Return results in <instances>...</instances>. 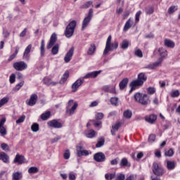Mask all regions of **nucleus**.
Wrapping results in <instances>:
<instances>
[{
	"mask_svg": "<svg viewBox=\"0 0 180 180\" xmlns=\"http://www.w3.org/2000/svg\"><path fill=\"white\" fill-rule=\"evenodd\" d=\"M3 151H9V146L5 143L1 144Z\"/></svg>",
	"mask_w": 180,
	"mask_h": 180,
	"instance_id": "nucleus-46",
	"label": "nucleus"
},
{
	"mask_svg": "<svg viewBox=\"0 0 180 180\" xmlns=\"http://www.w3.org/2000/svg\"><path fill=\"white\" fill-rule=\"evenodd\" d=\"M27 32V28H25L20 34V37H25L26 33Z\"/></svg>",
	"mask_w": 180,
	"mask_h": 180,
	"instance_id": "nucleus-58",
	"label": "nucleus"
},
{
	"mask_svg": "<svg viewBox=\"0 0 180 180\" xmlns=\"http://www.w3.org/2000/svg\"><path fill=\"white\" fill-rule=\"evenodd\" d=\"M148 94H150V95L155 94V89L153 87H149L148 89Z\"/></svg>",
	"mask_w": 180,
	"mask_h": 180,
	"instance_id": "nucleus-55",
	"label": "nucleus"
},
{
	"mask_svg": "<svg viewBox=\"0 0 180 180\" xmlns=\"http://www.w3.org/2000/svg\"><path fill=\"white\" fill-rule=\"evenodd\" d=\"M77 155L78 157L88 156L89 154H92V152L84 149V145L82 143H79L76 146Z\"/></svg>",
	"mask_w": 180,
	"mask_h": 180,
	"instance_id": "nucleus-9",
	"label": "nucleus"
},
{
	"mask_svg": "<svg viewBox=\"0 0 180 180\" xmlns=\"http://www.w3.org/2000/svg\"><path fill=\"white\" fill-rule=\"evenodd\" d=\"M86 137L88 139H92V137H95V131L94 130H90L89 132L86 134Z\"/></svg>",
	"mask_w": 180,
	"mask_h": 180,
	"instance_id": "nucleus-41",
	"label": "nucleus"
},
{
	"mask_svg": "<svg viewBox=\"0 0 180 180\" xmlns=\"http://www.w3.org/2000/svg\"><path fill=\"white\" fill-rule=\"evenodd\" d=\"M119 164V160L117 158H115L114 160H112L110 161V165H117Z\"/></svg>",
	"mask_w": 180,
	"mask_h": 180,
	"instance_id": "nucleus-59",
	"label": "nucleus"
},
{
	"mask_svg": "<svg viewBox=\"0 0 180 180\" xmlns=\"http://www.w3.org/2000/svg\"><path fill=\"white\" fill-rule=\"evenodd\" d=\"M39 172V169L36 167H31L28 169L29 174H37Z\"/></svg>",
	"mask_w": 180,
	"mask_h": 180,
	"instance_id": "nucleus-38",
	"label": "nucleus"
},
{
	"mask_svg": "<svg viewBox=\"0 0 180 180\" xmlns=\"http://www.w3.org/2000/svg\"><path fill=\"white\" fill-rule=\"evenodd\" d=\"M44 46H45L44 39H42L41 41V46H40L41 57H44V53L46 51V50L44 49Z\"/></svg>",
	"mask_w": 180,
	"mask_h": 180,
	"instance_id": "nucleus-30",
	"label": "nucleus"
},
{
	"mask_svg": "<svg viewBox=\"0 0 180 180\" xmlns=\"http://www.w3.org/2000/svg\"><path fill=\"white\" fill-rule=\"evenodd\" d=\"M44 84H45V85H57V82H53V80H51V79H49V78H44Z\"/></svg>",
	"mask_w": 180,
	"mask_h": 180,
	"instance_id": "nucleus-28",
	"label": "nucleus"
},
{
	"mask_svg": "<svg viewBox=\"0 0 180 180\" xmlns=\"http://www.w3.org/2000/svg\"><path fill=\"white\" fill-rule=\"evenodd\" d=\"M94 159L96 162H103L106 160V156L103 153L98 152L94 154Z\"/></svg>",
	"mask_w": 180,
	"mask_h": 180,
	"instance_id": "nucleus-13",
	"label": "nucleus"
},
{
	"mask_svg": "<svg viewBox=\"0 0 180 180\" xmlns=\"http://www.w3.org/2000/svg\"><path fill=\"white\" fill-rule=\"evenodd\" d=\"M25 161V156L20 155H16L13 160L14 164H18L19 165L24 164Z\"/></svg>",
	"mask_w": 180,
	"mask_h": 180,
	"instance_id": "nucleus-18",
	"label": "nucleus"
},
{
	"mask_svg": "<svg viewBox=\"0 0 180 180\" xmlns=\"http://www.w3.org/2000/svg\"><path fill=\"white\" fill-rule=\"evenodd\" d=\"M60 49V46L58 44H56L55 46L52 47L51 53L53 56H56V54H58V50Z\"/></svg>",
	"mask_w": 180,
	"mask_h": 180,
	"instance_id": "nucleus-34",
	"label": "nucleus"
},
{
	"mask_svg": "<svg viewBox=\"0 0 180 180\" xmlns=\"http://www.w3.org/2000/svg\"><path fill=\"white\" fill-rule=\"evenodd\" d=\"M129 84V79L124 78L120 82V89H124Z\"/></svg>",
	"mask_w": 180,
	"mask_h": 180,
	"instance_id": "nucleus-26",
	"label": "nucleus"
},
{
	"mask_svg": "<svg viewBox=\"0 0 180 180\" xmlns=\"http://www.w3.org/2000/svg\"><path fill=\"white\" fill-rule=\"evenodd\" d=\"M176 11H178V6H172L168 8L167 12L169 15H172Z\"/></svg>",
	"mask_w": 180,
	"mask_h": 180,
	"instance_id": "nucleus-32",
	"label": "nucleus"
},
{
	"mask_svg": "<svg viewBox=\"0 0 180 180\" xmlns=\"http://www.w3.org/2000/svg\"><path fill=\"white\" fill-rule=\"evenodd\" d=\"M175 167H176V162L175 161L167 160V168L169 171H172V169H175Z\"/></svg>",
	"mask_w": 180,
	"mask_h": 180,
	"instance_id": "nucleus-25",
	"label": "nucleus"
},
{
	"mask_svg": "<svg viewBox=\"0 0 180 180\" xmlns=\"http://www.w3.org/2000/svg\"><path fill=\"white\" fill-rule=\"evenodd\" d=\"M155 157H157L158 158H161V151L160 150H156L155 153Z\"/></svg>",
	"mask_w": 180,
	"mask_h": 180,
	"instance_id": "nucleus-63",
	"label": "nucleus"
},
{
	"mask_svg": "<svg viewBox=\"0 0 180 180\" xmlns=\"http://www.w3.org/2000/svg\"><path fill=\"white\" fill-rule=\"evenodd\" d=\"M103 144H105V141H104V140L99 141L96 144V147H97V148H99L100 147H102V146H103Z\"/></svg>",
	"mask_w": 180,
	"mask_h": 180,
	"instance_id": "nucleus-56",
	"label": "nucleus"
},
{
	"mask_svg": "<svg viewBox=\"0 0 180 180\" xmlns=\"http://www.w3.org/2000/svg\"><path fill=\"white\" fill-rule=\"evenodd\" d=\"M119 47V43L117 41H115L112 43V35H110L106 41L105 48L103 51V56H106L109 51H115Z\"/></svg>",
	"mask_w": 180,
	"mask_h": 180,
	"instance_id": "nucleus-4",
	"label": "nucleus"
},
{
	"mask_svg": "<svg viewBox=\"0 0 180 180\" xmlns=\"http://www.w3.org/2000/svg\"><path fill=\"white\" fill-rule=\"evenodd\" d=\"M120 166L121 167H129V161L126 159V158H124L122 159L120 162Z\"/></svg>",
	"mask_w": 180,
	"mask_h": 180,
	"instance_id": "nucleus-39",
	"label": "nucleus"
},
{
	"mask_svg": "<svg viewBox=\"0 0 180 180\" xmlns=\"http://www.w3.org/2000/svg\"><path fill=\"white\" fill-rule=\"evenodd\" d=\"M50 116H51V112L46 111V112L41 115V119L42 120H47L48 119H50Z\"/></svg>",
	"mask_w": 180,
	"mask_h": 180,
	"instance_id": "nucleus-29",
	"label": "nucleus"
},
{
	"mask_svg": "<svg viewBox=\"0 0 180 180\" xmlns=\"http://www.w3.org/2000/svg\"><path fill=\"white\" fill-rule=\"evenodd\" d=\"M75 27H77V21L72 20L66 27L65 30V36L68 39L72 37L74 32H75Z\"/></svg>",
	"mask_w": 180,
	"mask_h": 180,
	"instance_id": "nucleus-5",
	"label": "nucleus"
},
{
	"mask_svg": "<svg viewBox=\"0 0 180 180\" xmlns=\"http://www.w3.org/2000/svg\"><path fill=\"white\" fill-rule=\"evenodd\" d=\"M31 51H32V44H29L25 49V51L22 56V60H25V61H29V59L30 58V53Z\"/></svg>",
	"mask_w": 180,
	"mask_h": 180,
	"instance_id": "nucleus-14",
	"label": "nucleus"
},
{
	"mask_svg": "<svg viewBox=\"0 0 180 180\" xmlns=\"http://www.w3.org/2000/svg\"><path fill=\"white\" fill-rule=\"evenodd\" d=\"M149 143H154L155 141V134H150L148 138Z\"/></svg>",
	"mask_w": 180,
	"mask_h": 180,
	"instance_id": "nucleus-52",
	"label": "nucleus"
},
{
	"mask_svg": "<svg viewBox=\"0 0 180 180\" xmlns=\"http://www.w3.org/2000/svg\"><path fill=\"white\" fill-rule=\"evenodd\" d=\"M165 46L169 49H174L175 47V42L171 39H165Z\"/></svg>",
	"mask_w": 180,
	"mask_h": 180,
	"instance_id": "nucleus-24",
	"label": "nucleus"
},
{
	"mask_svg": "<svg viewBox=\"0 0 180 180\" xmlns=\"http://www.w3.org/2000/svg\"><path fill=\"white\" fill-rule=\"evenodd\" d=\"M9 102V97H4L0 100V108H2L4 105H6Z\"/></svg>",
	"mask_w": 180,
	"mask_h": 180,
	"instance_id": "nucleus-37",
	"label": "nucleus"
},
{
	"mask_svg": "<svg viewBox=\"0 0 180 180\" xmlns=\"http://www.w3.org/2000/svg\"><path fill=\"white\" fill-rule=\"evenodd\" d=\"M3 34H4V37L6 38L9 37L10 33L9 32H8V30H4Z\"/></svg>",
	"mask_w": 180,
	"mask_h": 180,
	"instance_id": "nucleus-64",
	"label": "nucleus"
},
{
	"mask_svg": "<svg viewBox=\"0 0 180 180\" xmlns=\"http://www.w3.org/2000/svg\"><path fill=\"white\" fill-rule=\"evenodd\" d=\"M147 81V76L146 73L141 72L138 75V78L136 80L132 81L130 83L131 90L130 93L133 92V91H136V88L139 86H141L144 82Z\"/></svg>",
	"mask_w": 180,
	"mask_h": 180,
	"instance_id": "nucleus-2",
	"label": "nucleus"
},
{
	"mask_svg": "<svg viewBox=\"0 0 180 180\" xmlns=\"http://www.w3.org/2000/svg\"><path fill=\"white\" fill-rule=\"evenodd\" d=\"M95 51H96V46L95 44H90L87 51L88 56H95Z\"/></svg>",
	"mask_w": 180,
	"mask_h": 180,
	"instance_id": "nucleus-21",
	"label": "nucleus"
},
{
	"mask_svg": "<svg viewBox=\"0 0 180 180\" xmlns=\"http://www.w3.org/2000/svg\"><path fill=\"white\" fill-rule=\"evenodd\" d=\"M92 18H94V9L90 8L89 10V13L83 19L82 24V30L86 27H88L89 23H91V20H92Z\"/></svg>",
	"mask_w": 180,
	"mask_h": 180,
	"instance_id": "nucleus-8",
	"label": "nucleus"
},
{
	"mask_svg": "<svg viewBox=\"0 0 180 180\" xmlns=\"http://www.w3.org/2000/svg\"><path fill=\"white\" fill-rule=\"evenodd\" d=\"M110 94H114L115 95H116L117 93L116 92V89L115 88V86H112L111 89H110L109 91Z\"/></svg>",
	"mask_w": 180,
	"mask_h": 180,
	"instance_id": "nucleus-62",
	"label": "nucleus"
},
{
	"mask_svg": "<svg viewBox=\"0 0 180 180\" xmlns=\"http://www.w3.org/2000/svg\"><path fill=\"white\" fill-rule=\"evenodd\" d=\"M0 160L3 161L4 164H9V155L5 152H0Z\"/></svg>",
	"mask_w": 180,
	"mask_h": 180,
	"instance_id": "nucleus-19",
	"label": "nucleus"
},
{
	"mask_svg": "<svg viewBox=\"0 0 180 180\" xmlns=\"http://www.w3.org/2000/svg\"><path fill=\"white\" fill-rule=\"evenodd\" d=\"M72 56H74V47H72L65 54L64 58L65 63H70V60L72 58Z\"/></svg>",
	"mask_w": 180,
	"mask_h": 180,
	"instance_id": "nucleus-16",
	"label": "nucleus"
},
{
	"mask_svg": "<svg viewBox=\"0 0 180 180\" xmlns=\"http://www.w3.org/2000/svg\"><path fill=\"white\" fill-rule=\"evenodd\" d=\"M102 72V70L94 71L87 73L82 77L79 78L77 81H75L71 86L72 92H77L79 86L84 84V79H87L88 78H96L99 74Z\"/></svg>",
	"mask_w": 180,
	"mask_h": 180,
	"instance_id": "nucleus-1",
	"label": "nucleus"
},
{
	"mask_svg": "<svg viewBox=\"0 0 180 180\" xmlns=\"http://www.w3.org/2000/svg\"><path fill=\"white\" fill-rule=\"evenodd\" d=\"M23 178V174L22 172H14L12 174L11 180H20Z\"/></svg>",
	"mask_w": 180,
	"mask_h": 180,
	"instance_id": "nucleus-20",
	"label": "nucleus"
},
{
	"mask_svg": "<svg viewBox=\"0 0 180 180\" xmlns=\"http://www.w3.org/2000/svg\"><path fill=\"white\" fill-rule=\"evenodd\" d=\"M123 115L125 119H131L133 115V112H131V110H127L124 112Z\"/></svg>",
	"mask_w": 180,
	"mask_h": 180,
	"instance_id": "nucleus-33",
	"label": "nucleus"
},
{
	"mask_svg": "<svg viewBox=\"0 0 180 180\" xmlns=\"http://www.w3.org/2000/svg\"><path fill=\"white\" fill-rule=\"evenodd\" d=\"M93 4H94V2H92V1H89L86 3H84V4H82L80 6V8H81V9H88V8H89Z\"/></svg>",
	"mask_w": 180,
	"mask_h": 180,
	"instance_id": "nucleus-36",
	"label": "nucleus"
},
{
	"mask_svg": "<svg viewBox=\"0 0 180 180\" xmlns=\"http://www.w3.org/2000/svg\"><path fill=\"white\" fill-rule=\"evenodd\" d=\"M37 96L36 94H32L31 95L30 99L26 101V103L28 105V106H34V104L36 102H37Z\"/></svg>",
	"mask_w": 180,
	"mask_h": 180,
	"instance_id": "nucleus-17",
	"label": "nucleus"
},
{
	"mask_svg": "<svg viewBox=\"0 0 180 180\" xmlns=\"http://www.w3.org/2000/svg\"><path fill=\"white\" fill-rule=\"evenodd\" d=\"M78 108V103L77 101L74 102V100H69L68 102V105L66 106V113L69 116H72L75 113Z\"/></svg>",
	"mask_w": 180,
	"mask_h": 180,
	"instance_id": "nucleus-6",
	"label": "nucleus"
},
{
	"mask_svg": "<svg viewBox=\"0 0 180 180\" xmlns=\"http://www.w3.org/2000/svg\"><path fill=\"white\" fill-rule=\"evenodd\" d=\"M131 26H133V19H131V18H129V20L126 22L123 30L124 32H127V30H129V29H130V27H131Z\"/></svg>",
	"mask_w": 180,
	"mask_h": 180,
	"instance_id": "nucleus-22",
	"label": "nucleus"
},
{
	"mask_svg": "<svg viewBox=\"0 0 180 180\" xmlns=\"http://www.w3.org/2000/svg\"><path fill=\"white\" fill-rule=\"evenodd\" d=\"M146 13L147 15H153V13H154V8L153 7L146 8Z\"/></svg>",
	"mask_w": 180,
	"mask_h": 180,
	"instance_id": "nucleus-42",
	"label": "nucleus"
},
{
	"mask_svg": "<svg viewBox=\"0 0 180 180\" xmlns=\"http://www.w3.org/2000/svg\"><path fill=\"white\" fill-rule=\"evenodd\" d=\"M140 15H141V11H139L135 15V20L136 22H139L140 20Z\"/></svg>",
	"mask_w": 180,
	"mask_h": 180,
	"instance_id": "nucleus-53",
	"label": "nucleus"
},
{
	"mask_svg": "<svg viewBox=\"0 0 180 180\" xmlns=\"http://www.w3.org/2000/svg\"><path fill=\"white\" fill-rule=\"evenodd\" d=\"M24 84H25L24 81L20 82L15 86V89H16V91H19V89H20V88L23 86Z\"/></svg>",
	"mask_w": 180,
	"mask_h": 180,
	"instance_id": "nucleus-49",
	"label": "nucleus"
},
{
	"mask_svg": "<svg viewBox=\"0 0 180 180\" xmlns=\"http://www.w3.org/2000/svg\"><path fill=\"white\" fill-rule=\"evenodd\" d=\"M31 130L34 133H37V131L39 130V124L37 123L32 124V125L31 126Z\"/></svg>",
	"mask_w": 180,
	"mask_h": 180,
	"instance_id": "nucleus-40",
	"label": "nucleus"
},
{
	"mask_svg": "<svg viewBox=\"0 0 180 180\" xmlns=\"http://www.w3.org/2000/svg\"><path fill=\"white\" fill-rule=\"evenodd\" d=\"M135 56H136V57H139V58H142L143 52L141 51V50L137 49L136 51H135Z\"/></svg>",
	"mask_w": 180,
	"mask_h": 180,
	"instance_id": "nucleus-47",
	"label": "nucleus"
},
{
	"mask_svg": "<svg viewBox=\"0 0 180 180\" xmlns=\"http://www.w3.org/2000/svg\"><path fill=\"white\" fill-rule=\"evenodd\" d=\"M110 102L111 105H112L113 106H117V105H119V98L112 97L110 99Z\"/></svg>",
	"mask_w": 180,
	"mask_h": 180,
	"instance_id": "nucleus-31",
	"label": "nucleus"
},
{
	"mask_svg": "<svg viewBox=\"0 0 180 180\" xmlns=\"http://www.w3.org/2000/svg\"><path fill=\"white\" fill-rule=\"evenodd\" d=\"M16 75L15 74H12L9 77V82L11 84H13L15 81H16Z\"/></svg>",
	"mask_w": 180,
	"mask_h": 180,
	"instance_id": "nucleus-48",
	"label": "nucleus"
},
{
	"mask_svg": "<svg viewBox=\"0 0 180 180\" xmlns=\"http://www.w3.org/2000/svg\"><path fill=\"white\" fill-rule=\"evenodd\" d=\"M47 126L49 129H61L63 124L58 120H52L47 122Z\"/></svg>",
	"mask_w": 180,
	"mask_h": 180,
	"instance_id": "nucleus-10",
	"label": "nucleus"
},
{
	"mask_svg": "<svg viewBox=\"0 0 180 180\" xmlns=\"http://www.w3.org/2000/svg\"><path fill=\"white\" fill-rule=\"evenodd\" d=\"M104 115L102 112H98L96 115V120H102Z\"/></svg>",
	"mask_w": 180,
	"mask_h": 180,
	"instance_id": "nucleus-50",
	"label": "nucleus"
},
{
	"mask_svg": "<svg viewBox=\"0 0 180 180\" xmlns=\"http://www.w3.org/2000/svg\"><path fill=\"white\" fill-rule=\"evenodd\" d=\"M68 77H70V72L68 71H65L63 77H61L59 82V84H60L61 85H64V84L67 82V79H68Z\"/></svg>",
	"mask_w": 180,
	"mask_h": 180,
	"instance_id": "nucleus-23",
	"label": "nucleus"
},
{
	"mask_svg": "<svg viewBox=\"0 0 180 180\" xmlns=\"http://www.w3.org/2000/svg\"><path fill=\"white\" fill-rule=\"evenodd\" d=\"M153 172L157 176H162L164 175V169L158 163H153Z\"/></svg>",
	"mask_w": 180,
	"mask_h": 180,
	"instance_id": "nucleus-12",
	"label": "nucleus"
},
{
	"mask_svg": "<svg viewBox=\"0 0 180 180\" xmlns=\"http://www.w3.org/2000/svg\"><path fill=\"white\" fill-rule=\"evenodd\" d=\"M25 119H26V116L25 115H22L21 117H20L18 118V120H16V124H19L20 123H23V122H25Z\"/></svg>",
	"mask_w": 180,
	"mask_h": 180,
	"instance_id": "nucleus-45",
	"label": "nucleus"
},
{
	"mask_svg": "<svg viewBox=\"0 0 180 180\" xmlns=\"http://www.w3.org/2000/svg\"><path fill=\"white\" fill-rule=\"evenodd\" d=\"M179 95V91L175 90L174 91H172L171 94L172 98H177V96Z\"/></svg>",
	"mask_w": 180,
	"mask_h": 180,
	"instance_id": "nucleus-54",
	"label": "nucleus"
},
{
	"mask_svg": "<svg viewBox=\"0 0 180 180\" xmlns=\"http://www.w3.org/2000/svg\"><path fill=\"white\" fill-rule=\"evenodd\" d=\"M76 176L75 174H72V173H70L69 174V179L70 180H75L76 179Z\"/></svg>",
	"mask_w": 180,
	"mask_h": 180,
	"instance_id": "nucleus-61",
	"label": "nucleus"
},
{
	"mask_svg": "<svg viewBox=\"0 0 180 180\" xmlns=\"http://www.w3.org/2000/svg\"><path fill=\"white\" fill-rule=\"evenodd\" d=\"M56 41H57V34H56V33H53L51 36L49 43L48 44L46 49L48 50H50V49H51V47H53L54 44H56Z\"/></svg>",
	"mask_w": 180,
	"mask_h": 180,
	"instance_id": "nucleus-15",
	"label": "nucleus"
},
{
	"mask_svg": "<svg viewBox=\"0 0 180 180\" xmlns=\"http://www.w3.org/2000/svg\"><path fill=\"white\" fill-rule=\"evenodd\" d=\"M129 48V41L127 39H124L121 43V49L122 50H126Z\"/></svg>",
	"mask_w": 180,
	"mask_h": 180,
	"instance_id": "nucleus-35",
	"label": "nucleus"
},
{
	"mask_svg": "<svg viewBox=\"0 0 180 180\" xmlns=\"http://www.w3.org/2000/svg\"><path fill=\"white\" fill-rule=\"evenodd\" d=\"M0 134L2 137H5L8 132L6 131V128L5 127L0 128Z\"/></svg>",
	"mask_w": 180,
	"mask_h": 180,
	"instance_id": "nucleus-43",
	"label": "nucleus"
},
{
	"mask_svg": "<svg viewBox=\"0 0 180 180\" xmlns=\"http://www.w3.org/2000/svg\"><path fill=\"white\" fill-rule=\"evenodd\" d=\"M158 53H160V58L158 60L157 62H155L152 64L148 65L146 68H149L150 70H154V68H157L164 61V58L168 56V52L164 48H160L158 49Z\"/></svg>",
	"mask_w": 180,
	"mask_h": 180,
	"instance_id": "nucleus-3",
	"label": "nucleus"
},
{
	"mask_svg": "<svg viewBox=\"0 0 180 180\" xmlns=\"http://www.w3.org/2000/svg\"><path fill=\"white\" fill-rule=\"evenodd\" d=\"M120 126H122V124H120V122H118L112 126V129L115 131H117L119 130V129H120Z\"/></svg>",
	"mask_w": 180,
	"mask_h": 180,
	"instance_id": "nucleus-51",
	"label": "nucleus"
},
{
	"mask_svg": "<svg viewBox=\"0 0 180 180\" xmlns=\"http://www.w3.org/2000/svg\"><path fill=\"white\" fill-rule=\"evenodd\" d=\"M13 67L16 71H24L27 68V63L25 61L15 62L13 64Z\"/></svg>",
	"mask_w": 180,
	"mask_h": 180,
	"instance_id": "nucleus-11",
	"label": "nucleus"
},
{
	"mask_svg": "<svg viewBox=\"0 0 180 180\" xmlns=\"http://www.w3.org/2000/svg\"><path fill=\"white\" fill-rule=\"evenodd\" d=\"M70 150H67L64 153L65 160H68V158H70Z\"/></svg>",
	"mask_w": 180,
	"mask_h": 180,
	"instance_id": "nucleus-57",
	"label": "nucleus"
},
{
	"mask_svg": "<svg viewBox=\"0 0 180 180\" xmlns=\"http://www.w3.org/2000/svg\"><path fill=\"white\" fill-rule=\"evenodd\" d=\"M166 157H172L174 155V150L172 149H169L165 153Z\"/></svg>",
	"mask_w": 180,
	"mask_h": 180,
	"instance_id": "nucleus-44",
	"label": "nucleus"
},
{
	"mask_svg": "<svg viewBox=\"0 0 180 180\" xmlns=\"http://www.w3.org/2000/svg\"><path fill=\"white\" fill-rule=\"evenodd\" d=\"M134 98L136 102H139V103H141V105H148V103H150V99L147 94L136 93L134 95Z\"/></svg>",
	"mask_w": 180,
	"mask_h": 180,
	"instance_id": "nucleus-7",
	"label": "nucleus"
},
{
	"mask_svg": "<svg viewBox=\"0 0 180 180\" xmlns=\"http://www.w3.org/2000/svg\"><path fill=\"white\" fill-rule=\"evenodd\" d=\"M146 120L148 123H150L151 124H153V123H154V122H155V120H157V115H155L154 114L150 115L149 117L146 118Z\"/></svg>",
	"mask_w": 180,
	"mask_h": 180,
	"instance_id": "nucleus-27",
	"label": "nucleus"
},
{
	"mask_svg": "<svg viewBox=\"0 0 180 180\" xmlns=\"http://www.w3.org/2000/svg\"><path fill=\"white\" fill-rule=\"evenodd\" d=\"M5 122H6V120L5 118H2L0 120V128L4 127V125L5 124Z\"/></svg>",
	"mask_w": 180,
	"mask_h": 180,
	"instance_id": "nucleus-60",
	"label": "nucleus"
}]
</instances>
